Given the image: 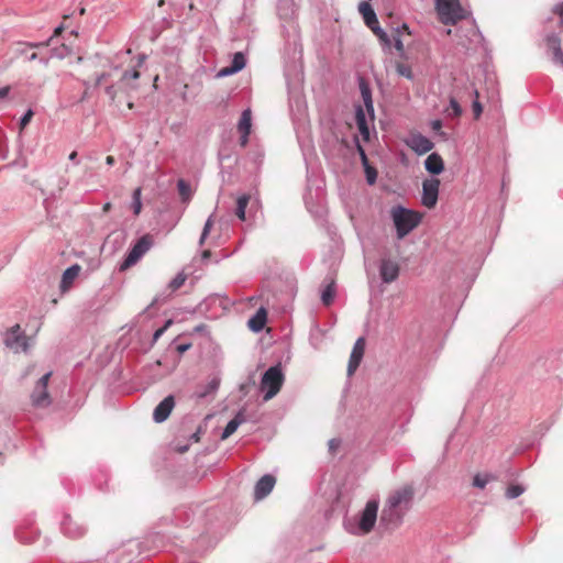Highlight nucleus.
<instances>
[{
    "mask_svg": "<svg viewBox=\"0 0 563 563\" xmlns=\"http://www.w3.org/2000/svg\"><path fill=\"white\" fill-rule=\"evenodd\" d=\"M415 497V489L411 485H405L393 490L380 512V523L386 529L399 527L405 515L410 510Z\"/></svg>",
    "mask_w": 563,
    "mask_h": 563,
    "instance_id": "1",
    "label": "nucleus"
},
{
    "mask_svg": "<svg viewBox=\"0 0 563 563\" xmlns=\"http://www.w3.org/2000/svg\"><path fill=\"white\" fill-rule=\"evenodd\" d=\"M391 219L397 238L401 240L419 225L421 216L411 209L397 206L391 210Z\"/></svg>",
    "mask_w": 563,
    "mask_h": 563,
    "instance_id": "2",
    "label": "nucleus"
},
{
    "mask_svg": "<svg viewBox=\"0 0 563 563\" xmlns=\"http://www.w3.org/2000/svg\"><path fill=\"white\" fill-rule=\"evenodd\" d=\"M285 380V375L280 364L267 368L261 379V390L264 391L263 400L268 401L275 397Z\"/></svg>",
    "mask_w": 563,
    "mask_h": 563,
    "instance_id": "3",
    "label": "nucleus"
},
{
    "mask_svg": "<svg viewBox=\"0 0 563 563\" xmlns=\"http://www.w3.org/2000/svg\"><path fill=\"white\" fill-rule=\"evenodd\" d=\"M379 501L375 498L369 499L364 509L361 511L356 527L346 529L349 532L356 536H365L369 533L376 523Z\"/></svg>",
    "mask_w": 563,
    "mask_h": 563,
    "instance_id": "4",
    "label": "nucleus"
},
{
    "mask_svg": "<svg viewBox=\"0 0 563 563\" xmlns=\"http://www.w3.org/2000/svg\"><path fill=\"white\" fill-rule=\"evenodd\" d=\"M440 21L445 25H454L464 19L460 0H434Z\"/></svg>",
    "mask_w": 563,
    "mask_h": 563,
    "instance_id": "5",
    "label": "nucleus"
},
{
    "mask_svg": "<svg viewBox=\"0 0 563 563\" xmlns=\"http://www.w3.org/2000/svg\"><path fill=\"white\" fill-rule=\"evenodd\" d=\"M153 239L151 235L145 234L136 240V242L128 251L123 262L120 264L121 272L126 271L135 265L143 255L152 247Z\"/></svg>",
    "mask_w": 563,
    "mask_h": 563,
    "instance_id": "6",
    "label": "nucleus"
},
{
    "mask_svg": "<svg viewBox=\"0 0 563 563\" xmlns=\"http://www.w3.org/2000/svg\"><path fill=\"white\" fill-rule=\"evenodd\" d=\"M3 342L15 353L27 350V336L19 324H14L5 332Z\"/></svg>",
    "mask_w": 563,
    "mask_h": 563,
    "instance_id": "7",
    "label": "nucleus"
},
{
    "mask_svg": "<svg viewBox=\"0 0 563 563\" xmlns=\"http://www.w3.org/2000/svg\"><path fill=\"white\" fill-rule=\"evenodd\" d=\"M52 375V372L45 373L41 378H38L34 390L31 394V400L33 406L35 407H47L51 404L49 394L47 391L48 379Z\"/></svg>",
    "mask_w": 563,
    "mask_h": 563,
    "instance_id": "8",
    "label": "nucleus"
},
{
    "mask_svg": "<svg viewBox=\"0 0 563 563\" xmlns=\"http://www.w3.org/2000/svg\"><path fill=\"white\" fill-rule=\"evenodd\" d=\"M439 189L440 179L435 177L424 179L422 181L421 203L429 209L434 208L439 198Z\"/></svg>",
    "mask_w": 563,
    "mask_h": 563,
    "instance_id": "9",
    "label": "nucleus"
},
{
    "mask_svg": "<svg viewBox=\"0 0 563 563\" xmlns=\"http://www.w3.org/2000/svg\"><path fill=\"white\" fill-rule=\"evenodd\" d=\"M60 530L65 537L70 539H78L86 534L87 527L74 520L69 515H64L60 522Z\"/></svg>",
    "mask_w": 563,
    "mask_h": 563,
    "instance_id": "10",
    "label": "nucleus"
},
{
    "mask_svg": "<svg viewBox=\"0 0 563 563\" xmlns=\"http://www.w3.org/2000/svg\"><path fill=\"white\" fill-rule=\"evenodd\" d=\"M406 144L417 155H423L434 147L433 142L421 133L411 134L406 141Z\"/></svg>",
    "mask_w": 563,
    "mask_h": 563,
    "instance_id": "11",
    "label": "nucleus"
},
{
    "mask_svg": "<svg viewBox=\"0 0 563 563\" xmlns=\"http://www.w3.org/2000/svg\"><path fill=\"white\" fill-rule=\"evenodd\" d=\"M354 143H355L356 151H357V153L360 155V158H361V162H362V165H363V168H364L366 181H367L368 185L372 186L377 180V170H376V168L374 166H372L369 164L367 154H366L364 147L361 145L360 140H358V137L356 135L354 136Z\"/></svg>",
    "mask_w": 563,
    "mask_h": 563,
    "instance_id": "12",
    "label": "nucleus"
},
{
    "mask_svg": "<svg viewBox=\"0 0 563 563\" xmlns=\"http://www.w3.org/2000/svg\"><path fill=\"white\" fill-rule=\"evenodd\" d=\"M364 350H365V340L364 338H358L352 349L349 364H347V376H352L357 367L360 366L362 358L364 356Z\"/></svg>",
    "mask_w": 563,
    "mask_h": 563,
    "instance_id": "13",
    "label": "nucleus"
},
{
    "mask_svg": "<svg viewBox=\"0 0 563 563\" xmlns=\"http://www.w3.org/2000/svg\"><path fill=\"white\" fill-rule=\"evenodd\" d=\"M399 271L398 263L393 260L383 258L379 263V275L385 284L395 282L399 276Z\"/></svg>",
    "mask_w": 563,
    "mask_h": 563,
    "instance_id": "14",
    "label": "nucleus"
},
{
    "mask_svg": "<svg viewBox=\"0 0 563 563\" xmlns=\"http://www.w3.org/2000/svg\"><path fill=\"white\" fill-rule=\"evenodd\" d=\"M175 407V398L173 395L165 397L154 409L153 419L157 423H162L169 417Z\"/></svg>",
    "mask_w": 563,
    "mask_h": 563,
    "instance_id": "15",
    "label": "nucleus"
},
{
    "mask_svg": "<svg viewBox=\"0 0 563 563\" xmlns=\"http://www.w3.org/2000/svg\"><path fill=\"white\" fill-rule=\"evenodd\" d=\"M276 478L271 474L263 475L255 484L254 498L261 500L265 498L274 488Z\"/></svg>",
    "mask_w": 563,
    "mask_h": 563,
    "instance_id": "16",
    "label": "nucleus"
},
{
    "mask_svg": "<svg viewBox=\"0 0 563 563\" xmlns=\"http://www.w3.org/2000/svg\"><path fill=\"white\" fill-rule=\"evenodd\" d=\"M358 88L362 96V99L364 101L365 110L369 115L371 121H374L375 113H374V103L372 98V88L368 84V81L363 78L358 77Z\"/></svg>",
    "mask_w": 563,
    "mask_h": 563,
    "instance_id": "17",
    "label": "nucleus"
},
{
    "mask_svg": "<svg viewBox=\"0 0 563 563\" xmlns=\"http://www.w3.org/2000/svg\"><path fill=\"white\" fill-rule=\"evenodd\" d=\"M221 378L219 374H214L210 380L205 385H199L194 394L197 399H203L210 395H213L219 389Z\"/></svg>",
    "mask_w": 563,
    "mask_h": 563,
    "instance_id": "18",
    "label": "nucleus"
},
{
    "mask_svg": "<svg viewBox=\"0 0 563 563\" xmlns=\"http://www.w3.org/2000/svg\"><path fill=\"white\" fill-rule=\"evenodd\" d=\"M424 168L432 175H440L444 170V162L440 154L431 153L424 161Z\"/></svg>",
    "mask_w": 563,
    "mask_h": 563,
    "instance_id": "19",
    "label": "nucleus"
},
{
    "mask_svg": "<svg viewBox=\"0 0 563 563\" xmlns=\"http://www.w3.org/2000/svg\"><path fill=\"white\" fill-rule=\"evenodd\" d=\"M81 267L78 264H74L65 269L60 280V290L66 292L73 285L74 280L78 277Z\"/></svg>",
    "mask_w": 563,
    "mask_h": 563,
    "instance_id": "20",
    "label": "nucleus"
},
{
    "mask_svg": "<svg viewBox=\"0 0 563 563\" xmlns=\"http://www.w3.org/2000/svg\"><path fill=\"white\" fill-rule=\"evenodd\" d=\"M246 421V418H245V415H244V410L241 409L236 412V415L227 423V426L224 427L222 433H221V439L222 440H225L228 439L229 437H231L236 430L238 428L244 423Z\"/></svg>",
    "mask_w": 563,
    "mask_h": 563,
    "instance_id": "21",
    "label": "nucleus"
},
{
    "mask_svg": "<svg viewBox=\"0 0 563 563\" xmlns=\"http://www.w3.org/2000/svg\"><path fill=\"white\" fill-rule=\"evenodd\" d=\"M267 321V313L264 308H260L249 320L247 325L253 332H260L264 329Z\"/></svg>",
    "mask_w": 563,
    "mask_h": 563,
    "instance_id": "22",
    "label": "nucleus"
},
{
    "mask_svg": "<svg viewBox=\"0 0 563 563\" xmlns=\"http://www.w3.org/2000/svg\"><path fill=\"white\" fill-rule=\"evenodd\" d=\"M358 11L362 14L364 23L367 27L378 23L377 15L368 2H361L358 4Z\"/></svg>",
    "mask_w": 563,
    "mask_h": 563,
    "instance_id": "23",
    "label": "nucleus"
},
{
    "mask_svg": "<svg viewBox=\"0 0 563 563\" xmlns=\"http://www.w3.org/2000/svg\"><path fill=\"white\" fill-rule=\"evenodd\" d=\"M252 129V112L251 109L242 111L241 118L238 123L239 133L251 134Z\"/></svg>",
    "mask_w": 563,
    "mask_h": 563,
    "instance_id": "24",
    "label": "nucleus"
},
{
    "mask_svg": "<svg viewBox=\"0 0 563 563\" xmlns=\"http://www.w3.org/2000/svg\"><path fill=\"white\" fill-rule=\"evenodd\" d=\"M547 45L553 53V62L555 63L556 58L562 57V49H561V40L560 37L552 33L547 36Z\"/></svg>",
    "mask_w": 563,
    "mask_h": 563,
    "instance_id": "25",
    "label": "nucleus"
},
{
    "mask_svg": "<svg viewBox=\"0 0 563 563\" xmlns=\"http://www.w3.org/2000/svg\"><path fill=\"white\" fill-rule=\"evenodd\" d=\"M250 202V195L243 194L236 199V207L234 210L235 216L241 220L245 221V212Z\"/></svg>",
    "mask_w": 563,
    "mask_h": 563,
    "instance_id": "26",
    "label": "nucleus"
},
{
    "mask_svg": "<svg viewBox=\"0 0 563 563\" xmlns=\"http://www.w3.org/2000/svg\"><path fill=\"white\" fill-rule=\"evenodd\" d=\"M24 530L25 528L22 525L15 529L14 533L18 540H20L23 543H32L37 539L38 533L36 530L31 529L29 533H25Z\"/></svg>",
    "mask_w": 563,
    "mask_h": 563,
    "instance_id": "27",
    "label": "nucleus"
},
{
    "mask_svg": "<svg viewBox=\"0 0 563 563\" xmlns=\"http://www.w3.org/2000/svg\"><path fill=\"white\" fill-rule=\"evenodd\" d=\"M368 29H371L374 32V34L378 37V41L384 49L390 48L391 40L387 32L379 26V22L377 24L369 26Z\"/></svg>",
    "mask_w": 563,
    "mask_h": 563,
    "instance_id": "28",
    "label": "nucleus"
},
{
    "mask_svg": "<svg viewBox=\"0 0 563 563\" xmlns=\"http://www.w3.org/2000/svg\"><path fill=\"white\" fill-rule=\"evenodd\" d=\"M335 297V284L331 280L321 291V301L324 306L332 303Z\"/></svg>",
    "mask_w": 563,
    "mask_h": 563,
    "instance_id": "29",
    "label": "nucleus"
},
{
    "mask_svg": "<svg viewBox=\"0 0 563 563\" xmlns=\"http://www.w3.org/2000/svg\"><path fill=\"white\" fill-rule=\"evenodd\" d=\"M245 65H246V57H245L244 53L236 52L233 55V58L230 64V66L232 67V71L239 73L245 67Z\"/></svg>",
    "mask_w": 563,
    "mask_h": 563,
    "instance_id": "30",
    "label": "nucleus"
},
{
    "mask_svg": "<svg viewBox=\"0 0 563 563\" xmlns=\"http://www.w3.org/2000/svg\"><path fill=\"white\" fill-rule=\"evenodd\" d=\"M495 479V476L492 475V474H488V473H484V474H476L474 477H473V486L477 487V488H485V486Z\"/></svg>",
    "mask_w": 563,
    "mask_h": 563,
    "instance_id": "31",
    "label": "nucleus"
},
{
    "mask_svg": "<svg viewBox=\"0 0 563 563\" xmlns=\"http://www.w3.org/2000/svg\"><path fill=\"white\" fill-rule=\"evenodd\" d=\"M177 188L179 195L181 196L183 201H188L191 198L192 191L190 184L187 183L185 179H178Z\"/></svg>",
    "mask_w": 563,
    "mask_h": 563,
    "instance_id": "32",
    "label": "nucleus"
},
{
    "mask_svg": "<svg viewBox=\"0 0 563 563\" xmlns=\"http://www.w3.org/2000/svg\"><path fill=\"white\" fill-rule=\"evenodd\" d=\"M70 53H71L70 47L65 44H62V45L51 49L49 58L64 59L65 57L69 56Z\"/></svg>",
    "mask_w": 563,
    "mask_h": 563,
    "instance_id": "33",
    "label": "nucleus"
},
{
    "mask_svg": "<svg viewBox=\"0 0 563 563\" xmlns=\"http://www.w3.org/2000/svg\"><path fill=\"white\" fill-rule=\"evenodd\" d=\"M92 479L100 490H103L102 481L107 483L108 471L106 467H98L96 473L92 474Z\"/></svg>",
    "mask_w": 563,
    "mask_h": 563,
    "instance_id": "34",
    "label": "nucleus"
},
{
    "mask_svg": "<svg viewBox=\"0 0 563 563\" xmlns=\"http://www.w3.org/2000/svg\"><path fill=\"white\" fill-rule=\"evenodd\" d=\"M355 121L356 125H363L372 122L366 110H364L360 104L355 106Z\"/></svg>",
    "mask_w": 563,
    "mask_h": 563,
    "instance_id": "35",
    "label": "nucleus"
},
{
    "mask_svg": "<svg viewBox=\"0 0 563 563\" xmlns=\"http://www.w3.org/2000/svg\"><path fill=\"white\" fill-rule=\"evenodd\" d=\"M445 112L451 118H457L462 114V107L455 98L451 97L449 108L445 110Z\"/></svg>",
    "mask_w": 563,
    "mask_h": 563,
    "instance_id": "36",
    "label": "nucleus"
},
{
    "mask_svg": "<svg viewBox=\"0 0 563 563\" xmlns=\"http://www.w3.org/2000/svg\"><path fill=\"white\" fill-rule=\"evenodd\" d=\"M525 487L519 484L510 485L506 490V497L508 499H515L525 493Z\"/></svg>",
    "mask_w": 563,
    "mask_h": 563,
    "instance_id": "37",
    "label": "nucleus"
},
{
    "mask_svg": "<svg viewBox=\"0 0 563 563\" xmlns=\"http://www.w3.org/2000/svg\"><path fill=\"white\" fill-rule=\"evenodd\" d=\"M396 71L399 76L405 77L409 80L413 79V73L411 70V67L407 64L397 63L396 64Z\"/></svg>",
    "mask_w": 563,
    "mask_h": 563,
    "instance_id": "38",
    "label": "nucleus"
},
{
    "mask_svg": "<svg viewBox=\"0 0 563 563\" xmlns=\"http://www.w3.org/2000/svg\"><path fill=\"white\" fill-rule=\"evenodd\" d=\"M186 275L184 273H178L168 284V288L172 291L179 289L186 282Z\"/></svg>",
    "mask_w": 563,
    "mask_h": 563,
    "instance_id": "39",
    "label": "nucleus"
},
{
    "mask_svg": "<svg viewBox=\"0 0 563 563\" xmlns=\"http://www.w3.org/2000/svg\"><path fill=\"white\" fill-rule=\"evenodd\" d=\"M132 208H133V212L134 214H139L141 212V208H142V202H141V188H136L134 191H133V196H132Z\"/></svg>",
    "mask_w": 563,
    "mask_h": 563,
    "instance_id": "40",
    "label": "nucleus"
},
{
    "mask_svg": "<svg viewBox=\"0 0 563 563\" xmlns=\"http://www.w3.org/2000/svg\"><path fill=\"white\" fill-rule=\"evenodd\" d=\"M213 225L212 214L207 219L205 222L200 239H199V245H203L206 239L208 238L210 230Z\"/></svg>",
    "mask_w": 563,
    "mask_h": 563,
    "instance_id": "41",
    "label": "nucleus"
},
{
    "mask_svg": "<svg viewBox=\"0 0 563 563\" xmlns=\"http://www.w3.org/2000/svg\"><path fill=\"white\" fill-rule=\"evenodd\" d=\"M473 93L475 95V100L473 101V112H474V117L476 119H478L483 112V106L482 103L478 101V91L476 89H473Z\"/></svg>",
    "mask_w": 563,
    "mask_h": 563,
    "instance_id": "42",
    "label": "nucleus"
},
{
    "mask_svg": "<svg viewBox=\"0 0 563 563\" xmlns=\"http://www.w3.org/2000/svg\"><path fill=\"white\" fill-rule=\"evenodd\" d=\"M52 37L47 38L44 42H21L19 43L22 46L29 47V48H40V47H46L51 44Z\"/></svg>",
    "mask_w": 563,
    "mask_h": 563,
    "instance_id": "43",
    "label": "nucleus"
},
{
    "mask_svg": "<svg viewBox=\"0 0 563 563\" xmlns=\"http://www.w3.org/2000/svg\"><path fill=\"white\" fill-rule=\"evenodd\" d=\"M442 125H443V123L440 119H434L430 122V126H431L432 131L438 133L440 136L445 137L446 134L442 131Z\"/></svg>",
    "mask_w": 563,
    "mask_h": 563,
    "instance_id": "44",
    "label": "nucleus"
},
{
    "mask_svg": "<svg viewBox=\"0 0 563 563\" xmlns=\"http://www.w3.org/2000/svg\"><path fill=\"white\" fill-rule=\"evenodd\" d=\"M140 78V71L136 69V67L132 68V69H126L123 75H122V78L121 80H128V79H139Z\"/></svg>",
    "mask_w": 563,
    "mask_h": 563,
    "instance_id": "45",
    "label": "nucleus"
},
{
    "mask_svg": "<svg viewBox=\"0 0 563 563\" xmlns=\"http://www.w3.org/2000/svg\"><path fill=\"white\" fill-rule=\"evenodd\" d=\"M341 444H342V441L339 438H333V439L329 440L328 446H329L330 454L334 455L338 452Z\"/></svg>",
    "mask_w": 563,
    "mask_h": 563,
    "instance_id": "46",
    "label": "nucleus"
},
{
    "mask_svg": "<svg viewBox=\"0 0 563 563\" xmlns=\"http://www.w3.org/2000/svg\"><path fill=\"white\" fill-rule=\"evenodd\" d=\"M357 129L360 131V134L362 135V139L365 142H368L369 136H371L369 123L363 124V125H357Z\"/></svg>",
    "mask_w": 563,
    "mask_h": 563,
    "instance_id": "47",
    "label": "nucleus"
},
{
    "mask_svg": "<svg viewBox=\"0 0 563 563\" xmlns=\"http://www.w3.org/2000/svg\"><path fill=\"white\" fill-rule=\"evenodd\" d=\"M393 42H394V46H395L396 51L400 55H404L405 48H404V43H402V41L400 38V35L399 34H394Z\"/></svg>",
    "mask_w": 563,
    "mask_h": 563,
    "instance_id": "48",
    "label": "nucleus"
},
{
    "mask_svg": "<svg viewBox=\"0 0 563 563\" xmlns=\"http://www.w3.org/2000/svg\"><path fill=\"white\" fill-rule=\"evenodd\" d=\"M32 117H33V111H32L31 109H29V110H27V111H26V112H25V113L20 118V121H19L20 126H21L22 129H23V128H25V126L30 123V121H31Z\"/></svg>",
    "mask_w": 563,
    "mask_h": 563,
    "instance_id": "49",
    "label": "nucleus"
},
{
    "mask_svg": "<svg viewBox=\"0 0 563 563\" xmlns=\"http://www.w3.org/2000/svg\"><path fill=\"white\" fill-rule=\"evenodd\" d=\"M170 324L172 320H168L163 327L158 328L153 334V342H156L164 334V332Z\"/></svg>",
    "mask_w": 563,
    "mask_h": 563,
    "instance_id": "50",
    "label": "nucleus"
},
{
    "mask_svg": "<svg viewBox=\"0 0 563 563\" xmlns=\"http://www.w3.org/2000/svg\"><path fill=\"white\" fill-rule=\"evenodd\" d=\"M107 96L109 97V99L111 101H114L115 97H117V89L113 85H109L106 87L104 89Z\"/></svg>",
    "mask_w": 563,
    "mask_h": 563,
    "instance_id": "51",
    "label": "nucleus"
},
{
    "mask_svg": "<svg viewBox=\"0 0 563 563\" xmlns=\"http://www.w3.org/2000/svg\"><path fill=\"white\" fill-rule=\"evenodd\" d=\"M236 74L235 71H232V67L231 66H227V67H223L219 70L218 73V76L219 77H228V76H231V75H234Z\"/></svg>",
    "mask_w": 563,
    "mask_h": 563,
    "instance_id": "52",
    "label": "nucleus"
},
{
    "mask_svg": "<svg viewBox=\"0 0 563 563\" xmlns=\"http://www.w3.org/2000/svg\"><path fill=\"white\" fill-rule=\"evenodd\" d=\"M250 134L240 133V145L241 147H245L249 143Z\"/></svg>",
    "mask_w": 563,
    "mask_h": 563,
    "instance_id": "53",
    "label": "nucleus"
},
{
    "mask_svg": "<svg viewBox=\"0 0 563 563\" xmlns=\"http://www.w3.org/2000/svg\"><path fill=\"white\" fill-rule=\"evenodd\" d=\"M190 343H183V344H179L176 350L178 351V353L183 354L185 353L186 351H188L190 349Z\"/></svg>",
    "mask_w": 563,
    "mask_h": 563,
    "instance_id": "54",
    "label": "nucleus"
},
{
    "mask_svg": "<svg viewBox=\"0 0 563 563\" xmlns=\"http://www.w3.org/2000/svg\"><path fill=\"white\" fill-rule=\"evenodd\" d=\"M108 76L109 75L107 73L100 74L96 79V86H100L108 78Z\"/></svg>",
    "mask_w": 563,
    "mask_h": 563,
    "instance_id": "55",
    "label": "nucleus"
},
{
    "mask_svg": "<svg viewBox=\"0 0 563 563\" xmlns=\"http://www.w3.org/2000/svg\"><path fill=\"white\" fill-rule=\"evenodd\" d=\"M10 92V87L9 86H5V87H2L0 88V98H5Z\"/></svg>",
    "mask_w": 563,
    "mask_h": 563,
    "instance_id": "56",
    "label": "nucleus"
},
{
    "mask_svg": "<svg viewBox=\"0 0 563 563\" xmlns=\"http://www.w3.org/2000/svg\"><path fill=\"white\" fill-rule=\"evenodd\" d=\"M401 31H406V32L410 33V32H409V27H408V25H407V24H402L401 26L396 27V29L394 30L395 34H399V35H400V32H401Z\"/></svg>",
    "mask_w": 563,
    "mask_h": 563,
    "instance_id": "57",
    "label": "nucleus"
},
{
    "mask_svg": "<svg viewBox=\"0 0 563 563\" xmlns=\"http://www.w3.org/2000/svg\"><path fill=\"white\" fill-rule=\"evenodd\" d=\"M218 299H219V298H218L217 296L209 297V298H208V299H206L202 303H200V309L202 310V307H203L205 305H207L209 301L214 302V301H217Z\"/></svg>",
    "mask_w": 563,
    "mask_h": 563,
    "instance_id": "58",
    "label": "nucleus"
},
{
    "mask_svg": "<svg viewBox=\"0 0 563 563\" xmlns=\"http://www.w3.org/2000/svg\"><path fill=\"white\" fill-rule=\"evenodd\" d=\"M68 158H69V161H71V162H74V163H76V164H78V163H79V161L77 159V152H76V151H73V152L69 154Z\"/></svg>",
    "mask_w": 563,
    "mask_h": 563,
    "instance_id": "59",
    "label": "nucleus"
},
{
    "mask_svg": "<svg viewBox=\"0 0 563 563\" xmlns=\"http://www.w3.org/2000/svg\"><path fill=\"white\" fill-rule=\"evenodd\" d=\"M106 163H107V165L112 166V165H114L115 159L113 156H107Z\"/></svg>",
    "mask_w": 563,
    "mask_h": 563,
    "instance_id": "60",
    "label": "nucleus"
},
{
    "mask_svg": "<svg viewBox=\"0 0 563 563\" xmlns=\"http://www.w3.org/2000/svg\"><path fill=\"white\" fill-rule=\"evenodd\" d=\"M62 31H63V26H62V25L57 26V27L54 30V34H53V36H51V37L53 38L54 36L59 35V34L62 33Z\"/></svg>",
    "mask_w": 563,
    "mask_h": 563,
    "instance_id": "61",
    "label": "nucleus"
},
{
    "mask_svg": "<svg viewBox=\"0 0 563 563\" xmlns=\"http://www.w3.org/2000/svg\"><path fill=\"white\" fill-rule=\"evenodd\" d=\"M145 58H146L145 55H140L136 67L141 66L144 63Z\"/></svg>",
    "mask_w": 563,
    "mask_h": 563,
    "instance_id": "62",
    "label": "nucleus"
},
{
    "mask_svg": "<svg viewBox=\"0 0 563 563\" xmlns=\"http://www.w3.org/2000/svg\"><path fill=\"white\" fill-rule=\"evenodd\" d=\"M37 58H38V56H37V54H36V53H32V54L27 57V59H29L30 62H32V60H36Z\"/></svg>",
    "mask_w": 563,
    "mask_h": 563,
    "instance_id": "63",
    "label": "nucleus"
},
{
    "mask_svg": "<svg viewBox=\"0 0 563 563\" xmlns=\"http://www.w3.org/2000/svg\"><path fill=\"white\" fill-rule=\"evenodd\" d=\"M559 14L563 18V2L559 7Z\"/></svg>",
    "mask_w": 563,
    "mask_h": 563,
    "instance_id": "64",
    "label": "nucleus"
}]
</instances>
